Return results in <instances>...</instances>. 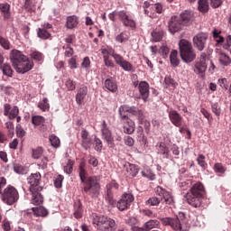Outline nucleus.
Segmentation results:
<instances>
[{"label":"nucleus","instance_id":"nucleus-12","mask_svg":"<svg viewBox=\"0 0 231 231\" xmlns=\"http://www.w3.org/2000/svg\"><path fill=\"white\" fill-rule=\"evenodd\" d=\"M207 53L202 52L200 54L199 60L195 63L194 72L198 75L205 73L207 71Z\"/></svg>","mask_w":231,"mask_h":231},{"label":"nucleus","instance_id":"nucleus-33","mask_svg":"<svg viewBox=\"0 0 231 231\" xmlns=\"http://www.w3.org/2000/svg\"><path fill=\"white\" fill-rule=\"evenodd\" d=\"M143 226L144 228V231L152 230V228L160 226V221L156 219L149 220Z\"/></svg>","mask_w":231,"mask_h":231},{"label":"nucleus","instance_id":"nucleus-34","mask_svg":"<svg viewBox=\"0 0 231 231\" xmlns=\"http://www.w3.org/2000/svg\"><path fill=\"white\" fill-rule=\"evenodd\" d=\"M218 60L222 66H230L231 64L230 56L226 55L225 52L219 53Z\"/></svg>","mask_w":231,"mask_h":231},{"label":"nucleus","instance_id":"nucleus-18","mask_svg":"<svg viewBox=\"0 0 231 231\" xmlns=\"http://www.w3.org/2000/svg\"><path fill=\"white\" fill-rule=\"evenodd\" d=\"M119 113V118L121 122H124L125 120H129L131 117L127 115L130 113V115L133 114V106H127V105H122L118 108Z\"/></svg>","mask_w":231,"mask_h":231},{"label":"nucleus","instance_id":"nucleus-53","mask_svg":"<svg viewBox=\"0 0 231 231\" xmlns=\"http://www.w3.org/2000/svg\"><path fill=\"white\" fill-rule=\"evenodd\" d=\"M92 143H93L91 141V137L81 140V146L83 147V149H85V151H88V149H91Z\"/></svg>","mask_w":231,"mask_h":231},{"label":"nucleus","instance_id":"nucleus-28","mask_svg":"<svg viewBox=\"0 0 231 231\" xmlns=\"http://www.w3.org/2000/svg\"><path fill=\"white\" fill-rule=\"evenodd\" d=\"M0 69L5 77H14V69H12V66L9 63H5L4 66L0 67Z\"/></svg>","mask_w":231,"mask_h":231},{"label":"nucleus","instance_id":"nucleus-38","mask_svg":"<svg viewBox=\"0 0 231 231\" xmlns=\"http://www.w3.org/2000/svg\"><path fill=\"white\" fill-rule=\"evenodd\" d=\"M109 219H112V218H108L107 217H105V216L96 217L94 220V224H97V228H100V226H104V225H106V223H107Z\"/></svg>","mask_w":231,"mask_h":231},{"label":"nucleus","instance_id":"nucleus-22","mask_svg":"<svg viewBox=\"0 0 231 231\" xmlns=\"http://www.w3.org/2000/svg\"><path fill=\"white\" fill-rule=\"evenodd\" d=\"M79 26V17L77 15H71L67 17L66 27L69 30H73Z\"/></svg>","mask_w":231,"mask_h":231},{"label":"nucleus","instance_id":"nucleus-54","mask_svg":"<svg viewBox=\"0 0 231 231\" xmlns=\"http://www.w3.org/2000/svg\"><path fill=\"white\" fill-rule=\"evenodd\" d=\"M0 46H2L4 50H10V41L3 37L1 34H0Z\"/></svg>","mask_w":231,"mask_h":231},{"label":"nucleus","instance_id":"nucleus-6","mask_svg":"<svg viewBox=\"0 0 231 231\" xmlns=\"http://www.w3.org/2000/svg\"><path fill=\"white\" fill-rule=\"evenodd\" d=\"M183 26L185 25L178 15L171 16L168 21V30L172 33V35H174V33H178V32H181V30H183Z\"/></svg>","mask_w":231,"mask_h":231},{"label":"nucleus","instance_id":"nucleus-63","mask_svg":"<svg viewBox=\"0 0 231 231\" xmlns=\"http://www.w3.org/2000/svg\"><path fill=\"white\" fill-rule=\"evenodd\" d=\"M0 12L6 15V14L10 12V5H8L7 3L0 4Z\"/></svg>","mask_w":231,"mask_h":231},{"label":"nucleus","instance_id":"nucleus-4","mask_svg":"<svg viewBox=\"0 0 231 231\" xmlns=\"http://www.w3.org/2000/svg\"><path fill=\"white\" fill-rule=\"evenodd\" d=\"M179 51L181 60L185 64H190L196 60V51H194V47L192 43L185 39H182L179 42Z\"/></svg>","mask_w":231,"mask_h":231},{"label":"nucleus","instance_id":"nucleus-27","mask_svg":"<svg viewBox=\"0 0 231 231\" xmlns=\"http://www.w3.org/2000/svg\"><path fill=\"white\" fill-rule=\"evenodd\" d=\"M198 9L202 13V14H207L208 10H210V5H208V0H199L198 1Z\"/></svg>","mask_w":231,"mask_h":231},{"label":"nucleus","instance_id":"nucleus-64","mask_svg":"<svg viewBox=\"0 0 231 231\" xmlns=\"http://www.w3.org/2000/svg\"><path fill=\"white\" fill-rule=\"evenodd\" d=\"M224 0H209L210 6L213 8H219L223 5Z\"/></svg>","mask_w":231,"mask_h":231},{"label":"nucleus","instance_id":"nucleus-10","mask_svg":"<svg viewBox=\"0 0 231 231\" xmlns=\"http://www.w3.org/2000/svg\"><path fill=\"white\" fill-rule=\"evenodd\" d=\"M208 39V34L205 32L198 33L196 36L193 37V44L196 46L199 51H203L205 50Z\"/></svg>","mask_w":231,"mask_h":231},{"label":"nucleus","instance_id":"nucleus-41","mask_svg":"<svg viewBox=\"0 0 231 231\" xmlns=\"http://www.w3.org/2000/svg\"><path fill=\"white\" fill-rule=\"evenodd\" d=\"M31 58H32L33 60H36L37 62H41V60H44V55H43L41 51H32L31 52Z\"/></svg>","mask_w":231,"mask_h":231},{"label":"nucleus","instance_id":"nucleus-29","mask_svg":"<svg viewBox=\"0 0 231 231\" xmlns=\"http://www.w3.org/2000/svg\"><path fill=\"white\" fill-rule=\"evenodd\" d=\"M105 88L108 89V91H111V93H116L118 90L116 83L109 79L105 80Z\"/></svg>","mask_w":231,"mask_h":231},{"label":"nucleus","instance_id":"nucleus-45","mask_svg":"<svg viewBox=\"0 0 231 231\" xmlns=\"http://www.w3.org/2000/svg\"><path fill=\"white\" fill-rule=\"evenodd\" d=\"M118 187L119 185L117 184L116 180H112L110 183L106 185V193L113 194V189L116 190Z\"/></svg>","mask_w":231,"mask_h":231},{"label":"nucleus","instance_id":"nucleus-40","mask_svg":"<svg viewBox=\"0 0 231 231\" xmlns=\"http://www.w3.org/2000/svg\"><path fill=\"white\" fill-rule=\"evenodd\" d=\"M74 208V217L76 219H80L82 217V204L80 202L75 203Z\"/></svg>","mask_w":231,"mask_h":231},{"label":"nucleus","instance_id":"nucleus-30","mask_svg":"<svg viewBox=\"0 0 231 231\" xmlns=\"http://www.w3.org/2000/svg\"><path fill=\"white\" fill-rule=\"evenodd\" d=\"M141 174L143 178H147V180H150L151 181H154V180H156V174H154L152 170L150 168H144Z\"/></svg>","mask_w":231,"mask_h":231},{"label":"nucleus","instance_id":"nucleus-17","mask_svg":"<svg viewBox=\"0 0 231 231\" xmlns=\"http://www.w3.org/2000/svg\"><path fill=\"white\" fill-rule=\"evenodd\" d=\"M86 97H88V87L86 85H80L76 94V103L78 106H82V102H84Z\"/></svg>","mask_w":231,"mask_h":231},{"label":"nucleus","instance_id":"nucleus-3","mask_svg":"<svg viewBox=\"0 0 231 231\" xmlns=\"http://www.w3.org/2000/svg\"><path fill=\"white\" fill-rule=\"evenodd\" d=\"M204 192L205 186H203V183H195L185 195L187 203L191 207H194V208H199V207H201Z\"/></svg>","mask_w":231,"mask_h":231},{"label":"nucleus","instance_id":"nucleus-32","mask_svg":"<svg viewBox=\"0 0 231 231\" xmlns=\"http://www.w3.org/2000/svg\"><path fill=\"white\" fill-rule=\"evenodd\" d=\"M170 62L173 68L180 66V59H178V51H172L170 54Z\"/></svg>","mask_w":231,"mask_h":231},{"label":"nucleus","instance_id":"nucleus-57","mask_svg":"<svg viewBox=\"0 0 231 231\" xmlns=\"http://www.w3.org/2000/svg\"><path fill=\"white\" fill-rule=\"evenodd\" d=\"M94 142H95V147H94L95 151H97V152H101L102 147H103L102 140H100V138L98 137H95Z\"/></svg>","mask_w":231,"mask_h":231},{"label":"nucleus","instance_id":"nucleus-48","mask_svg":"<svg viewBox=\"0 0 231 231\" xmlns=\"http://www.w3.org/2000/svg\"><path fill=\"white\" fill-rule=\"evenodd\" d=\"M32 122L33 125H42V124H44V117L42 116H33Z\"/></svg>","mask_w":231,"mask_h":231},{"label":"nucleus","instance_id":"nucleus-37","mask_svg":"<svg viewBox=\"0 0 231 231\" xmlns=\"http://www.w3.org/2000/svg\"><path fill=\"white\" fill-rule=\"evenodd\" d=\"M109 219H112V218H108L107 217H105V216L96 217L94 220V224H97V228H100V226H104V225H106V223H107Z\"/></svg>","mask_w":231,"mask_h":231},{"label":"nucleus","instance_id":"nucleus-59","mask_svg":"<svg viewBox=\"0 0 231 231\" xmlns=\"http://www.w3.org/2000/svg\"><path fill=\"white\" fill-rule=\"evenodd\" d=\"M169 47L163 45L159 49V53L160 55H162V59H167L168 55H169Z\"/></svg>","mask_w":231,"mask_h":231},{"label":"nucleus","instance_id":"nucleus-61","mask_svg":"<svg viewBox=\"0 0 231 231\" xmlns=\"http://www.w3.org/2000/svg\"><path fill=\"white\" fill-rule=\"evenodd\" d=\"M217 84L218 86H220V88H223L224 89H228V80L226 79V78L219 79L217 80Z\"/></svg>","mask_w":231,"mask_h":231},{"label":"nucleus","instance_id":"nucleus-35","mask_svg":"<svg viewBox=\"0 0 231 231\" xmlns=\"http://www.w3.org/2000/svg\"><path fill=\"white\" fill-rule=\"evenodd\" d=\"M37 35L39 39H42L43 41H46L51 37V33H50L48 30L42 29V27L38 28Z\"/></svg>","mask_w":231,"mask_h":231},{"label":"nucleus","instance_id":"nucleus-56","mask_svg":"<svg viewBox=\"0 0 231 231\" xmlns=\"http://www.w3.org/2000/svg\"><path fill=\"white\" fill-rule=\"evenodd\" d=\"M154 4H151L149 1H144L143 4V10L144 15H151V13L149 12V8H151Z\"/></svg>","mask_w":231,"mask_h":231},{"label":"nucleus","instance_id":"nucleus-62","mask_svg":"<svg viewBox=\"0 0 231 231\" xmlns=\"http://www.w3.org/2000/svg\"><path fill=\"white\" fill-rule=\"evenodd\" d=\"M90 67H91V60H89V57H85L81 63V68H83L84 69H88Z\"/></svg>","mask_w":231,"mask_h":231},{"label":"nucleus","instance_id":"nucleus-51","mask_svg":"<svg viewBox=\"0 0 231 231\" xmlns=\"http://www.w3.org/2000/svg\"><path fill=\"white\" fill-rule=\"evenodd\" d=\"M62 181H64V176L62 175H58L55 179H54V187L56 189H62Z\"/></svg>","mask_w":231,"mask_h":231},{"label":"nucleus","instance_id":"nucleus-5","mask_svg":"<svg viewBox=\"0 0 231 231\" xmlns=\"http://www.w3.org/2000/svg\"><path fill=\"white\" fill-rule=\"evenodd\" d=\"M2 201L6 205H14L19 201V191L15 187L9 185L2 193Z\"/></svg>","mask_w":231,"mask_h":231},{"label":"nucleus","instance_id":"nucleus-15","mask_svg":"<svg viewBox=\"0 0 231 231\" xmlns=\"http://www.w3.org/2000/svg\"><path fill=\"white\" fill-rule=\"evenodd\" d=\"M155 192L158 196H162V199L166 205H173L174 204V197L171 194V192L167 191L162 187H157Z\"/></svg>","mask_w":231,"mask_h":231},{"label":"nucleus","instance_id":"nucleus-19","mask_svg":"<svg viewBox=\"0 0 231 231\" xmlns=\"http://www.w3.org/2000/svg\"><path fill=\"white\" fill-rule=\"evenodd\" d=\"M123 124V131L125 134H133L136 129V124L133 119H126L125 121H121Z\"/></svg>","mask_w":231,"mask_h":231},{"label":"nucleus","instance_id":"nucleus-9","mask_svg":"<svg viewBox=\"0 0 231 231\" xmlns=\"http://www.w3.org/2000/svg\"><path fill=\"white\" fill-rule=\"evenodd\" d=\"M41 180V172L32 173L27 178V183L30 185L29 190H42V187L40 186Z\"/></svg>","mask_w":231,"mask_h":231},{"label":"nucleus","instance_id":"nucleus-47","mask_svg":"<svg viewBox=\"0 0 231 231\" xmlns=\"http://www.w3.org/2000/svg\"><path fill=\"white\" fill-rule=\"evenodd\" d=\"M162 202V199L157 197H152L148 200H146V205H150V207H158V204Z\"/></svg>","mask_w":231,"mask_h":231},{"label":"nucleus","instance_id":"nucleus-11","mask_svg":"<svg viewBox=\"0 0 231 231\" xmlns=\"http://www.w3.org/2000/svg\"><path fill=\"white\" fill-rule=\"evenodd\" d=\"M149 83L147 81H140L138 86V91H139V98H141L143 102H149Z\"/></svg>","mask_w":231,"mask_h":231},{"label":"nucleus","instance_id":"nucleus-20","mask_svg":"<svg viewBox=\"0 0 231 231\" xmlns=\"http://www.w3.org/2000/svg\"><path fill=\"white\" fill-rule=\"evenodd\" d=\"M42 191V189L30 190L32 194L31 203H32V205L37 206L42 205V203H44V197H42V194H41Z\"/></svg>","mask_w":231,"mask_h":231},{"label":"nucleus","instance_id":"nucleus-42","mask_svg":"<svg viewBox=\"0 0 231 231\" xmlns=\"http://www.w3.org/2000/svg\"><path fill=\"white\" fill-rule=\"evenodd\" d=\"M73 165H75V161L69 159L66 166H64L63 171L66 174H71L73 172Z\"/></svg>","mask_w":231,"mask_h":231},{"label":"nucleus","instance_id":"nucleus-16","mask_svg":"<svg viewBox=\"0 0 231 231\" xmlns=\"http://www.w3.org/2000/svg\"><path fill=\"white\" fill-rule=\"evenodd\" d=\"M119 19L122 21L124 26H129L130 28H136V22L129 17L127 12L125 11H119L117 13Z\"/></svg>","mask_w":231,"mask_h":231},{"label":"nucleus","instance_id":"nucleus-7","mask_svg":"<svg viewBox=\"0 0 231 231\" xmlns=\"http://www.w3.org/2000/svg\"><path fill=\"white\" fill-rule=\"evenodd\" d=\"M101 134L103 140L106 142L108 147H115V137H113V133L109 129V126H107V123H106V121H103L102 123Z\"/></svg>","mask_w":231,"mask_h":231},{"label":"nucleus","instance_id":"nucleus-25","mask_svg":"<svg viewBox=\"0 0 231 231\" xmlns=\"http://www.w3.org/2000/svg\"><path fill=\"white\" fill-rule=\"evenodd\" d=\"M124 169L126 171L128 176H133L134 178V176L138 174V167L134 164L127 162L125 164Z\"/></svg>","mask_w":231,"mask_h":231},{"label":"nucleus","instance_id":"nucleus-44","mask_svg":"<svg viewBox=\"0 0 231 231\" xmlns=\"http://www.w3.org/2000/svg\"><path fill=\"white\" fill-rule=\"evenodd\" d=\"M213 169L215 172H217L218 174H225V172H226V168H225L221 162L215 163Z\"/></svg>","mask_w":231,"mask_h":231},{"label":"nucleus","instance_id":"nucleus-23","mask_svg":"<svg viewBox=\"0 0 231 231\" xmlns=\"http://www.w3.org/2000/svg\"><path fill=\"white\" fill-rule=\"evenodd\" d=\"M97 228L100 231H115V230H116V223L112 218V219H109L107 222H106V224H104L103 226H101Z\"/></svg>","mask_w":231,"mask_h":231},{"label":"nucleus","instance_id":"nucleus-39","mask_svg":"<svg viewBox=\"0 0 231 231\" xmlns=\"http://www.w3.org/2000/svg\"><path fill=\"white\" fill-rule=\"evenodd\" d=\"M49 140H50L51 146L54 149H59V147H60V139H59V137L57 135L51 134L49 136Z\"/></svg>","mask_w":231,"mask_h":231},{"label":"nucleus","instance_id":"nucleus-36","mask_svg":"<svg viewBox=\"0 0 231 231\" xmlns=\"http://www.w3.org/2000/svg\"><path fill=\"white\" fill-rule=\"evenodd\" d=\"M127 41H129V33L127 32H122L116 36V42H119V44L127 42Z\"/></svg>","mask_w":231,"mask_h":231},{"label":"nucleus","instance_id":"nucleus-1","mask_svg":"<svg viewBox=\"0 0 231 231\" xmlns=\"http://www.w3.org/2000/svg\"><path fill=\"white\" fill-rule=\"evenodd\" d=\"M79 178L81 183H84L83 192L88 194L92 199H97L100 196V176H90L86 179V164L84 162L79 163Z\"/></svg>","mask_w":231,"mask_h":231},{"label":"nucleus","instance_id":"nucleus-60","mask_svg":"<svg viewBox=\"0 0 231 231\" xmlns=\"http://www.w3.org/2000/svg\"><path fill=\"white\" fill-rule=\"evenodd\" d=\"M5 128L8 131V136H10V138H12L14 136V123L8 121L5 123Z\"/></svg>","mask_w":231,"mask_h":231},{"label":"nucleus","instance_id":"nucleus-13","mask_svg":"<svg viewBox=\"0 0 231 231\" xmlns=\"http://www.w3.org/2000/svg\"><path fill=\"white\" fill-rule=\"evenodd\" d=\"M168 116L170 118V122L175 127H181L183 125V116L178 113L176 110H170L168 113Z\"/></svg>","mask_w":231,"mask_h":231},{"label":"nucleus","instance_id":"nucleus-50","mask_svg":"<svg viewBox=\"0 0 231 231\" xmlns=\"http://www.w3.org/2000/svg\"><path fill=\"white\" fill-rule=\"evenodd\" d=\"M152 39L154 42H160L163 39V32L153 31L152 32Z\"/></svg>","mask_w":231,"mask_h":231},{"label":"nucleus","instance_id":"nucleus-49","mask_svg":"<svg viewBox=\"0 0 231 231\" xmlns=\"http://www.w3.org/2000/svg\"><path fill=\"white\" fill-rule=\"evenodd\" d=\"M158 151L161 154H164L165 158H169V148L162 143L158 145Z\"/></svg>","mask_w":231,"mask_h":231},{"label":"nucleus","instance_id":"nucleus-31","mask_svg":"<svg viewBox=\"0 0 231 231\" xmlns=\"http://www.w3.org/2000/svg\"><path fill=\"white\" fill-rule=\"evenodd\" d=\"M101 53L103 55V59H106V57H109L111 55L114 60H115V56L118 55V53H116L115 51V49H113L112 47L102 48Z\"/></svg>","mask_w":231,"mask_h":231},{"label":"nucleus","instance_id":"nucleus-52","mask_svg":"<svg viewBox=\"0 0 231 231\" xmlns=\"http://www.w3.org/2000/svg\"><path fill=\"white\" fill-rule=\"evenodd\" d=\"M18 116H19V107L14 106L9 112V115L7 116L9 120H14V118H17Z\"/></svg>","mask_w":231,"mask_h":231},{"label":"nucleus","instance_id":"nucleus-26","mask_svg":"<svg viewBox=\"0 0 231 231\" xmlns=\"http://www.w3.org/2000/svg\"><path fill=\"white\" fill-rule=\"evenodd\" d=\"M132 115H133V116H137L138 124L140 122H143V120H145V114L143 113V110H142L136 106H133Z\"/></svg>","mask_w":231,"mask_h":231},{"label":"nucleus","instance_id":"nucleus-46","mask_svg":"<svg viewBox=\"0 0 231 231\" xmlns=\"http://www.w3.org/2000/svg\"><path fill=\"white\" fill-rule=\"evenodd\" d=\"M211 111L216 116H221V106L219 103H211Z\"/></svg>","mask_w":231,"mask_h":231},{"label":"nucleus","instance_id":"nucleus-8","mask_svg":"<svg viewBox=\"0 0 231 231\" xmlns=\"http://www.w3.org/2000/svg\"><path fill=\"white\" fill-rule=\"evenodd\" d=\"M134 201V196L132 193H125L121 199L117 201L116 207L118 210L123 212L131 207V203Z\"/></svg>","mask_w":231,"mask_h":231},{"label":"nucleus","instance_id":"nucleus-43","mask_svg":"<svg viewBox=\"0 0 231 231\" xmlns=\"http://www.w3.org/2000/svg\"><path fill=\"white\" fill-rule=\"evenodd\" d=\"M38 107L42 111H48V109H50V103L48 101V97H44L42 101L39 102Z\"/></svg>","mask_w":231,"mask_h":231},{"label":"nucleus","instance_id":"nucleus-14","mask_svg":"<svg viewBox=\"0 0 231 231\" xmlns=\"http://www.w3.org/2000/svg\"><path fill=\"white\" fill-rule=\"evenodd\" d=\"M115 62L117 64V66H120L124 71H134V67H133V64L124 59L120 54L115 56Z\"/></svg>","mask_w":231,"mask_h":231},{"label":"nucleus","instance_id":"nucleus-55","mask_svg":"<svg viewBox=\"0 0 231 231\" xmlns=\"http://www.w3.org/2000/svg\"><path fill=\"white\" fill-rule=\"evenodd\" d=\"M63 50H65L64 55L65 57H73L75 51L72 49L71 45L67 44V46H63Z\"/></svg>","mask_w":231,"mask_h":231},{"label":"nucleus","instance_id":"nucleus-2","mask_svg":"<svg viewBox=\"0 0 231 231\" xmlns=\"http://www.w3.org/2000/svg\"><path fill=\"white\" fill-rule=\"evenodd\" d=\"M10 60L16 71V73H28L33 68V61L30 60L28 57L24 56L21 51L14 50L10 54Z\"/></svg>","mask_w":231,"mask_h":231},{"label":"nucleus","instance_id":"nucleus-21","mask_svg":"<svg viewBox=\"0 0 231 231\" xmlns=\"http://www.w3.org/2000/svg\"><path fill=\"white\" fill-rule=\"evenodd\" d=\"M26 213L35 214V216L41 217H46V216H48L49 214L48 209H46V208L42 206H40L38 208H32V209H27Z\"/></svg>","mask_w":231,"mask_h":231},{"label":"nucleus","instance_id":"nucleus-58","mask_svg":"<svg viewBox=\"0 0 231 231\" xmlns=\"http://www.w3.org/2000/svg\"><path fill=\"white\" fill-rule=\"evenodd\" d=\"M198 164L202 169H207V162H205V155L199 154L197 158Z\"/></svg>","mask_w":231,"mask_h":231},{"label":"nucleus","instance_id":"nucleus-24","mask_svg":"<svg viewBox=\"0 0 231 231\" xmlns=\"http://www.w3.org/2000/svg\"><path fill=\"white\" fill-rule=\"evenodd\" d=\"M179 17L180 19V23H182L184 26H187L192 19V12L186 10L182 12Z\"/></svg>","mask_w":231,"mask_h":231}]
</instances>
